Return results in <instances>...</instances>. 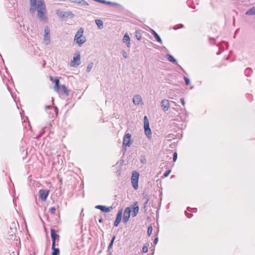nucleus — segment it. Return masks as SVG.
<instances>
[{
	"mask_svg": "<svg viewBox=\"0 0 255 255\" xmlns=\"http://www.w3.org/2000/svg\"><path fill=\"white\" fill-rule=\"evenodd\" d=\"M161 106L164 112L168 111L170 107L169 101L167 99L162 100L161 101Z\"/></svg>",
	"mask_w": 255,
	"mask_h": 255,
	"instance_id": "nucleus-11",
	"label": "nucleus"
},
{
	"mask_svg": "<svg viewBox=\"0 0 255 255\" xmlns=\"http://www.w3.org/2000/svg\"><path fill=\"white\" fill-rule=\"evenodd\" d=\"M134 207L133 209V213H132V216L133 217H135L138 213V210H139V207L137 206V202H135L134 203Z\"/></svg>",
	"mask_w": 255,
	"mask_h": 255,
	"instance_id": "nucleus-17",
	"label": "nucleus"
},
{
	"mask_svg": "<svg viewBox=\"0 0 255 255\" xmlns=\"http://www.w3.org/2000/svg\"><path fill=\"white\" fill-rule=\"evenodd\" d=\"M180 101L182 104V105L184 106L185 105V101H184V100L183 98H181L180 99Z\"/></svg>",
	"mask_w": 255,
	"mask_h": 255,
	"instance_id": "nucleus-36",
	"label": "nucleus"
},
{
	"mask_svg": "<svg viewBox=\"0 0 255 255\" xmlns=\"http://www.w3.org/2000/svg\"><path fill=\"white\" fill-rule=\"evenodd\" d=\"M51 237L52 241V244L53 247L55 246V241L56 239V238L57 237H59V235H58L55 231V230L51 229Z\"/></svg>",
	"mask_w": 255,
	"mask_h": 255,
	"instance_id": "nucleus-14",
	"label": "nucleus"
},
{
	"mask_svg": "<svg viewBox=\"0 0 255 255\" xmlns=\"http://www.w3.org/2000/svg\"><path fill=\"white\" fill-rule=\"evenodd\" d=\"M95 208L96 209H100L102 211V209L103 208V206L102 205H97Z\"/></svg>",
	"mask_w": 255,
	"mask_h": 255,
	"instance_id": "nucleus-35",
	"label": "nucleus"
},
{
	"mask_svg": "<svg viewBox=\"0 0 255 255\" xmlns=\"http://www.w3.org/2000/svg\"><path fill=\"white\" fill-rule=\"evenodd\" d=\"M171 172V170H168L167 171H166L164 173V177H167L169 173H170Z\"/></svg>",
	"mask_w": 255,
	"mask_h": 255,
	"instance_id": "nucleus-34",
	"label": "nucleus"
},
{
	"mask_svg": "<svg viewBox=\"0 0 255 255\" xmlns=\"http://www.w3.org/2000/svg\"><path fill=\"white\" fill-rule=\"evenodd\" d=\"M135 36L138 40L141 39V35L140 32H138L136 31Z\"/></svg>",
	"mask_w": 255,
	"mask_h": 255,
	"instance_id": "nucleus-26",
	"label": "nucleus"
},
{
	"mask_svg": "<svg viewBox=\"0 0 255 255\" xmlns=\"http://www.w3.org/2000/svg\"><path fill=\"white\" fill-rule=\"evenodd\" d=\"M166 58L170 62L176 63V60L170 54H167L166 55Z\"/></svg>",
	"mask_w": 255,
	"mask_h": 255,
	"instance_id": "nucleus-23",
	"label": "nucleus"
},
{
	"mask_svg": "<svg viewBox=\"0 0 255 255\" xmlns=\"http://www.w3.org/2000/svg\"><path fill=\"white\" fill-rule=\"evenodd\" d=\"M30 6L29 11L31 13L37 11V16L40 20L46 19V6L44 0H30Z\"/></svg>",
	"mask_w": 255,
	"mask_h": 255,
	"instance_id": "nucleus-1",
	"label": "nucleus"
},
{
	"mask_svg": "<svg viewBox=\"0 0 255 255\" xmlns=\"http://www.w3.org/2000/svg\"><path fill=\"white\" fill-rule=\"evenodd\" d=\"M115 239V236H114L113 239H112L109 246H108V251H110V250H111L112 247H113V243H114V240Z\"/></svg>",
	"mask_w": 255,
	"mask_h": 255,
	"instance_id": "nucleus-24",
	"label": "nucleus"
},
{
	"mask_svg": "<svg viewBox=\"0 0 255 255\" xmlns=\"http://www.w3.org/2000/svg\"><path fill=\"white\" fill-rule=\"evenodd\" d=\"M123 40L124 42L126 43L128 47L130 46V37L127 33L125 34Z\"/></svg>",
	"mask_w": 255,
	"mask_h": 255,
	"instance_id": "nucleus-16",
	"label": "nucleus"
},
{
	"mask_svg": "<svg viewBox=\"0 0 255 255\" xmlns=\"http://www.w3.org/2000/svg\"><path fill=\"white\" fill-rule=\"evenodd\" d=\"M158 239L157 237L155 238V239H154V243L155 244H156L158 242Z\"/></svg>",
	"mask_w": 255,
	"mask_h": 255,
	"instance_id": "nucleus-38",
	"label": "nucleus"
},
{
	"mask_svg": "<svg viewBox=\"0 0 255 255\" xmlns=\"http://www.w3.org/2000/svg\"><path fill=\"white\" fill-rule=\"evenodd\" d=\"M95 22L99 29H101L103 28L104 25L102 20L100 19H96L95 20Z\"/></svg>",
	"mask_w": 255,
	"mask_h": 255,
	"instance_id": "nucleus-21",
	"label": "nucleus"
},
{
	"mask_svg": "<svg viewBox=\"0 0 255 255\" xmlns=\"http://www.w3.org/2000/svg\"><path fill=\"white\" fill-rule=\"evenodd\" d=\"M184 80H185L186 84L187 85H189L190 83V80L186 77H184Z\"/></svg>",
	"mask_w": 255,
	"mask_h": 255,
	"instance_id": "nucleus-32",
	"label": "nucleus"
},
{
	"mask_svg": "<svg viewBox=\"0 0 255 255\" xmlns=\"http://www.w3.org/2000/svg\"><path fill=\"white\" fill-rule=\"evenodd\" d=\"M246 14L249 15H255V6L247 10L246 12Z\"/></svg>",
	"mask_w": 255,
	"mask_h": 255,
	"instance_id": "nucleus-18",
	"label": "nucleus"
},
{
	"mask_svg": "<svg viewBox=\"0 0 255 255\" xmlns=\"http://www.w3.org/2000/svg\"><path fill=\"white\" fill-rule=\"evenodd\" d=\"M112 3H113V2H110V1H106V4H109V5H112Z\"/></svg>",
	"mask_w": 255,
	"mask_h": 255,
	"instance_id": "nucleus-39",
	"label": "nucleus"
},
{
	"mask_svg": "<svg viewBox=\"0 0 255 255\" xmlns=\"http://www.w3.org/2000/svg\"><path fill=\"white\" fill-rule=\"evenodd\" d=\"M132 101L135 105H138L142 102L141 97L139 95H136L133 97Z\"/></svg>",
	"mask_w": 255,
	"mask_h": 255,
	"instance_id": "nucleus-15",
	"label": "nucleus"
},
{
	"mask_svg": "<svg viewBox=\"0 0 255 255\" xmlns=\"http://www.w3.org/2000/svg\"><path fill=\"white\" fill-rule=\"evenodd\" d=\"M151 33L158 42L162 43V40L161 38L155 31L152 30Z\"/></svg>",
	"mask_w": 255,
	"mask_h": 255,
	"instance_id": "nucleus-19",
	"label": "nucleus"
},
{
	"mask_svg": "<svg viewBox=\"0 0 255 255\" xmlns=\"http://www.w3.org/2000/svg\"><path fill=\"white\" fill-rule=\"evenodd\" d=\"M84 29L80 28L77 33L74 37V41H76L79 46H81L86 41L85 36H83Z\"/></svg>",
	"mask_w": 255,
	"mask_h": 255,
	"instance_id": "nucleus-3",
	"label": "nucleus"
},
{
	"mask_svg": "<svg viewBox=\"0 0 255 255\" xmlns=\"http://www.w3.org/2000/svg\"><path fill=\"white\" fill-rule=\"evenodd\" d=\"M56 14L62 18H68L69 16L73 17L74 15L71 11L64 12L59 10L56 11Z\"/></svg>",
	"mask_w": 255,
	"mask_h": 255,
	"instance_id": "nucleus-9",
	"label": "nucleus"
},
{
	"mask_svg": "<svg viewBox=\"0 0 255 255\" xmlns=\"http://www.w3.org/2000/svg\"><path fill=\"white\" fill-rule=\"evenodd\" d=\"M49 191L46 190H40L39 192V198L43 201H45L48 197Z\"/></svg>",
	"mask_w": 255,
	"mask_h": 255,
	"instance_id": "nucleus-12",
	"label": "nucleus"
},
{
	"mask_svg": "<svg viewBox=\"0 0 255 255\" xmlns=\"http://www.w3.org/2000/svg\"><path fill=\"white\" fill-rule=\"evenodd\" d=\"M93 66V63L92 62L91 63H90L89 64H88V65L87 66V72H90V71L91 70L92 67Z\"/></svg>",
	"mask_w": 255,
	"mask_h": 255,
	"instance_id": "nucleus-25",
	"label": "nucleus"
},
{
	"mask_svg": "<svg viewBox=\"0 0 255 255\" xmlns=\"http://www.w3.org/2000/svg\"><path fill=\"white\" fill-rule=\"evenodd\" d=\"M112 255V253L111 252H109V255Z\"/></svg>",
	"mask_w": 255,
	"mask_h": 255,
	"instance_id": "nucleus-43",
	"label": "nucleus"
},
{
	"mask_svg": "<svg viewBox=\"0 0 255 255\" xmlns=\"http://www.w3.org/2000/svg\"><path fill=\"white\" fill-rule=\"evenodd\" d=\"M139 175V173L136 171L133 172L132 174L131 180L132 186L135 189H137L138 188V181Z\"/></svg>",
	"mask_w": 255,
	"mask_h": 255,
	"instance_id": "nucleus-5",
	"label": "nucleus"
},
{
	"mask_svg": "<svg viewBox=\"0 0 255 255\" xmlns=\"http://www.w3.org/2000/svg\"><path fill=\"white\" fill-rule=\"evenodd\" d=\"M147 203V201H146L145 204H146Z\"/></svg>",
	"mask_w": 255,
	"mask_h": 255,
	"instance_id": "nucleus-45",
	"label": "nucleus"
},
{
	"mask_svg": "<svg viewBox=\"0 0 255 255\" xmlns=\"http://www.w3.org/2000/svg\"><path fill=\"white\" fill-rule=\"evenodd\" d=\"M112 5H119V4L117 3H115V2H113L112 4Z\"/></svg>",
	"mask_w": 255,
	"mask_h": 255,
	"instance_id": "nucleus-40",
	"label": "nucleus"
},
{
	"mask_svg": "<svg viewBox=\"0 0 255 255\" xmlns=\"http://www.w3.org/2000/svg\"><path fill=\"white\" fill-rule=\"evenodd\" d=\"M55 85L53 87L54 90L59 94H63L66 96L69 95V91L64 85H60V81L58 79L54 80Z\"/></svg>",
	"mask_w": 255,
	"mask_h": 255,
	"instance_id": "nucleus-2",
	"label": "nucleus"
},
{
	"mask_svg": "<svg viewBox=\"0 0 255 255\" xmlns=\"http://www.w3.org/2000/svg\"><path fill=\"white\" fill-rule=\"evenodd\" d=\"M132 142H131V134L129 133H126L124 137L123 146H130Z\"/></svg>",
	"mask_w": 255,
	"mask_h": 255,
	"instance_id": "nucleus-8",
	"label": "nucleus"
},
{
	"mask_svg": "<svg viewBox=\"0 0 255 255\" xmlns=\"http://www.w3.org/2000/svg\"><path fill=\"white\" fill-rule=\"evenodd\" d=\"M131 212L130 208L127 207L124 211L123 216V222L126 223L129 220Z\"/></svg>",
	"mask_w": 255,
	"mask_h": 255,
	"instance_id": "nucleus-10",
	"label": "nucleus"
},
{
	"mask_svg": "<svg viewBox=\"0 0 255 255\" xmlns=\"http://www.w3.org/2000/svg\"><path fill=\"white\" fill-rule=\"evenodd\" d=\"M80 4H81L82 5H89L87 1H85L84 0H81Z\"/></svg>",
	"mask_w": 255,
	"mask_h": 255,
	"instance_id": "nucleus-31",
	"label": "nucleus"
},
{
	"mask_svg": "<svg viewBox=\"0 0 255 255\" xmlns=\"http://www.w3.org/2000/svg\"><path fill=\"white\" fill-rule=\"evenodd\" d=\"M142 251L143 253H146L148 252V247L146 246H143Z\"/></svg>",
	"mask_w": 255,
	"mask_h": 255,
	"instance_id": "nucleus-27",
	"label": "nucleus"
},
{
	"mask_svg": "<svg viewBox=\"0 0 255 255\" xmlns=\"http://www.w3.org/2000/svg\"><path fill=\"white\" fill-rule=\"evenodd\" d=\"M122 54H123V56L125 58H127L128 57V54L127 53V52L125 50H124L123 52H122Z\"/></svg>",
	"mask_w": 255,
	"mask_h": 255,
	"instance_id": "nucleus-33",
	"label": "nucleus"
},
{
	"mask_svg": "<svg viewBox=\"0 0 255 255\" xmlns=\"http://www.w3.org/2000/svg\"><path fill=\"white\" fill-rule=\"evenodd\" d=\"M143 120L145 133L148 138H151V131L149 128V124L147 117L146 116H145L144 117Z\"/></svg>",
	"mask_w": 255,
	"mask_h": 255,
	"instance_id": "nucleus-4",
	"label": "nucleus"
},
{
	"mask_svg": "<svg viewBox=\"0 0 255 255\" xmlns=\"http://www.w3.org/2000/svg\"><path fill=\"white\" fill-rule=\"evenodd\" d=\"M56 208L54 207H51L49 211L51 214H54L55 212Z\"/></svg>",
	"mask_w": 255,
	"mask_h": 255,
	"instance_id": "nucleus-29",
	"label": "nucleus"
},
{
	"mask_svg": "<svg viewBox=\"0 0 255 255\" xmlns=\"http://www.w3.org/2000/svg\"><path fill=\"white\" fill-rule=\"evenodd\" d=\"M112 209H113L112 206L107 207L106 206H103V208L102 209V211L106 212V213H109V212H111Z\"/></svg>",
	"mask_w": 255,
	"mask_h": 255,
	"instance_id": "nucleus-22",
	"label": "nucleus"
},
{
	"mask_svg": "<svg viewBox=\"0 0 255 255\" xmlns=\"http://www.w3.org/2000/svg\"><path fill=\"white\" fill-rule=\"evenodd\" d=\"M55 246L53 247L52 245V252L51 255H59L60 250L58 248H55Z\"/></svg>",
	"mask_w": 255,
	"mask_h": 255,
	"instance_id": "nucleus-20",
	"label": "nucleus"
},
{
	"mask_svg": "<svg viewBox=\"0 0 255 255\" xmlns=\"http://www.w3.org/2000/svg\"><path fill=\"white\" fill-rule=\"evenodd\" d=\"M50 80H51V81H53V82H54V80L53 79V77H52V76H50Z\"/></svg>",
	"mask_w": 255,
	"mask_h": 255,
	"instance_id": "nucleus-41",
	"label": "nucleus"
},
{
	"mask_svg": "<svg viewBox=\"0 0 255 255\" xmlns=\"http://www.w3.org/2000/svg\"><path fill=\"white\" fill-rule=\"evenodd\" d=\"M122 216V210H121L119 211V212L118 213V214L117 215L116 219L114 222L115 226H116V227L118 226V225H119L121 221Z\"/></svg>",
	"mask_w": 255,
	"mask_h": 255,
	"instance_id": "nucleus-13",
	"label": "nucleus"
},
{
	"mask_svg": "<svg viewBox=\"0 0 255 255\" xmlns=\"http://www.w3.org/2000/svg\"><path fill=\"white\" fill-rule=\"evenodd\" d=\"M152 227H148L147 229V235L148 236H150L152 233Z\"/></svg>",
	"mask_w": 255,
	"mask_h": 255,
	"instance_id": "nucleus-28",
	"label": "nucleus"
},
{
	"mask_svg": "<svg viewBox=\"0 0 255 255\" xmlns=\"http://www.w3.org/2000/svg\"><path fill=\"white\" fill-rule=\"evenodd\" d=\"M43 42L45 45H47L50 42V29L48 26H46L44 29V35L43 38Z\"/></svg>",
	"mask_w": 255,
	"mask_h": 255,
	"instance_id": "nucleus-6",
	"label": "nucleus"
},
{
	"mask_svg": "<svg viewBox=\"0 0 255 255\" xmlns=\"http://www.w3.org/2000/svg\"><path fill=\"white\" fill-rule=\"evenodd\" d=\"M81 64L80 54L76 53L73 57V60L71 63V66H77Z\"/></svg>",
	"mask_w": 255,
	"mask_h": 255,
	"instance_id": "nucleus-7",
	"label": "nucleus"
},
{
	"mask_svg": "<svg viewBox=\"0 0 255 255\" xmlns=\"http://www.w3.org/2000/svg\"><path fill=\"white\" fill-rule=\"evenodd\" d=\"M177 158V153L176 152H174L173 153V160L174 162H175Z\"/></svg>",
	"mask_w": 255,
	"mask_h": 255,
	"instance_id": "nucleus-30",
	"label": "nucleus"
},
{
	"mask_svg": "<svg viewBox=\"0 0 255 255\" xmlns=\"http://www.w3.org/2000/svg\"><path fill=\"white\" fill-rule=\"evenodd\" d=\"M181 25L182 27L183 26V25H182V24H181Z\"/></svg>",
	"mask_w": 255,
	"mask_h": 255,
	"instance_id": "nucleus-44",
	"label": "nucleus"
},
{
	"mask_svg": "<svg viewBox=\"0 0 255 255\" xmlns=\"http://www.w3.org/2000/svg\"><path fill=\"white\" fill-rule=\"evenodd\" d=\"M102 221H103L102 219H100L99 220V222L100 223H102Z\"/></svg>",
	"mask_w": 255,
	"mask_h": 255,
	"instance_id": "nucleus-42",
	"label": "nucleus"
},
{
	"mask_svg": "<svg viewBox=\"0 0 255 255\" xmlns=\"http://www.w3.org/2000/svg\"><path fill=\"white\" fill-rule=\"evenodd\" d=\"M71 1L75 3H80L81 0H71Z\"/></svg>",
	"mask_w": 255,
	"mask_h": 255,
	"instance_id": "nucleus-37",
	"label": "nucleus"
}]
</instances>
